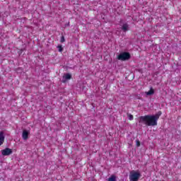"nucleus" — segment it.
<instances>
[{
  "label": "nucleus",
  "mask_w": 181,
  "mask_h": 181,
  "mask_svg": "<svg viewBox=\"0 0 181 181\" xmlns=\"http://www.w3.org/2000/svg\"><path fill=\"white\" fill-rule=\"evenodd\" d=\"M162 115V112L158 111L156 115H145V116H141L139 117V124H144V125H146L147 127H156V125H158V119H159V117Z\"/></svg>",
  "instance_id": "nucleus-1"
},
{
  "label": "nucleus",
  "mask_w": 181,
  "mask_h": 181,
  "mask_svg": "<svg viewBox=\"0 0 181 181\" xmlns=\"http://www.w3.org/2000/svg\"><path fill=\"white\" fill-rule=\"evenodd\" d=\"M118 60H122V62H125L131 59V54L129 52H122L117 57Z\"/></svg>",
  "instance_id": "nucleus-2"
},
{
  "label": "nucleus",
  "mask_w": 181,
  "mask_h": 181,
  "mask_svg": "<svg viewBox=\"0 0 181 181\" xmlns=\"http://www.w3.org/2000/svg\"><path fill=\"white\" fill-rule=\"evenodd\" d=\"M139 177H141V173H139V172L132 171V173H130V181H138L139 180Z\"/></svg>",
  "instance_id": "nucleus-3"
},
{
  "label": "nucleus",
  "mask_w": 181,
  "mask_h": 181,
  "mask_svg": "<svg viewBox=\"0 0 181 181\" xmlns=\"http://www.w3.org/2000/svg\"><path fill=\"white\" fill-rule=\"evenodd\" d=\"M12 152V149L6 148L1 151V155H3V156H9V155H11Z\"/></svg>",
  "instance_id": "nucleus-4"
},
{
  "label": "nucleus",
  "mask_w": 181,
  "mask_h": 181,
  "mask_svg": "<svg viewBox=\"0 0 181 181\" xmlns=\"http://www.w3.org/2000/svg\"><path fill=\"white\" fill-rule=\"evenodd\" d=\"M22 136H23V139H24V141L28 140V138H29V131L23 130Z\"/></svg>",
  "instance_id": "nucleus-5"
},
{
  "label": "nucleus",
  "mask_w": 181,
  "mask_h": 181,
  "mask_svg": "<svg viewBox=\"0 0 181 181\" xmlns=\"http://www.w3.org/2000/svg\"><path fill=\"white\" fill-rule=\"evenodd\" d=\"M122 30H123V32H128V30H129V25H128V23H124L122 26Z\"/></svg>",
  "instance_id": "nucleus-6"
},
{
  "label": "nucleus",
  "mask_w": 181,
  "mask_h": 181,
  "mask_svg": "<svg viewBox=\"0 0 181 181\" xmlns=\"http://www.w3.org/2000/svg\"><path fill=\"white\" fill-rule=\"evenodd\" d=\"M5 141V136L4 135V132H0V146Z\"/></svg>",
  "instance_id": "nucleus-7"
},
{
  "label": "nucleus",
  "mask_w": 181,
  "mask_h": 181,
  "mask_svg": "<svg viewBox=\"0 0 181 181\" xmlns=\"http://www.w3.org/2000/svg\"><path fill=\"white\" fill-rule=\"evenodd\" d=\"M71 78V74H66L63 76V83H66V80H70Z\"/></svg>",
  "instance_id": "nucleus-8"
},
{
  "label": "nucleus",
  "mask_w": 181,
  "mask_h": 181,
  "mask_svg": "<svg viewBox=\"0 0 181 181\" xmlns=\"http://www.w3.org/2000/svg\"><path fill=\"white\" fill-rule=\"evenodd\" d=\"M155 94V90L153 88H151L148 92H146V95H153Z\"/></svg>",
  "instance_id": "nucleus-9"
},
{
  "label": "nucleus",
  "mask_w": 181,
  "mask_h": 181,
  "mask_svg": "<svg viewBox=\"0 0 181 181\" xmlns=\"http://www.w3.org/2000/svg\"><path fill=\"white\" fill-rule=\"evenodd\" d=\"M128 118H129V119H130V121H132V119H134V115H128Z\"/></svg>",
  "instance_id": "nucleus-10"
},
{
  "label": "nucleus",
  "mask_w": 181,
  "mask_h": 181,
  "mask_svg": "<svg viewBox=\"0 0 181 181\" xmlns=\"http://www.w3.org/2000/svg\"><path fill=\"white\" fill-rule=\"evenodd\" d=\"M57 47L59 48V52H63V47H62V45H58Z\"/></svg>",
  "instance_id": "nucleus-11"
},
{
  "label": "nucleus",
  "mask_w": 181,
  "mask_h": 181,
  "mask_svg": "<svg viewBox=\"0 0 181 181\" xmlns=\"http://www.w3.org/2000/svg\"><path fill=\"white\" fill-rule=\"evenodd\" d=\"M136 146H138V147L141 146V142H139V140H136Z\"/></svg>",
  "instance_id": "nucleus-12"
},
{
  "label": "nucleus",
  "mask_w": 181,
  "mask_h": 181,
  "mask_svg": "<svg viewBox=\"0 0 181 181\" xmlns=\"http://www.w3.org/2000/svg\"><path fill=\"white\" fill-rule=\"evenodd\" d=\"M64 42H66V40L64 39V36H62L61 37V43H64Z\"/></svg>",
  "instance_id": "nucleus-13"
}]
</instances>
